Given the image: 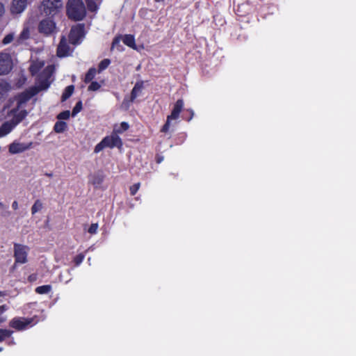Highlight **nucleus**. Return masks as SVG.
Returning a JSON list of instances; mask_svg holds the SVG:
<instances>
[{"label": "nucleus", "mask_w": 356, "mask_h": 356, "mask_svg": "<svg viewBox=\"0 0 356 356\" xmlns=\"http://www.w3.org/2000/svg\"><path fill=\"white\" fill-rule=\"evenodd\" d=\"M67 15L74 21H81L86 15V10L83 0H68Z\"/></svg>", "instance_id": "nucleus-1"}, {"label": "nucleus", "mask_w": 356, "mask_h": 356, "mask_svg": "<svg viewBox=\"0 0 356 356\" xmlns=\"http://www.w3.org/2000/svg\"><path fill=\"white\" fill-rule=\"evenodd\" d=\"M63 5L62 0H42V12L46 16L54 17L60 12Z\"/></svg>", "instance_id": "nucleus-2"}, {"label": "nucleus", "mask_w": 356, "mask_h": 356, "mask_svg": "<svg viewBox=\"0 0 356 356\" xmlns=\"http://www.w3.org/2000/svg\"><path fill=\"white\" fill-rule=\"evenodd\" d=\"M184 108V100L182 99H179L177 100L175 104H174L173 108L171 111L170 115L167 116L166 122L163 124V126L161 129V132L167 133L170 127V122L172 120H177L179 118V115L183 110Z\"/></svg>", "instance_id": "nucleus-3"}, {"label": "nucleus", "mask_w": 356, "mask_h": 356, "mask_svg": "<svg viewBox=\"0 0 356 356\" xmlns=\"http://www.w3.org/2000/svg\"><path fill=\"white\" fill-rule=\"evenodd\" d=\"M38 94L36 89H32L31 87L29 88L24 92L19 93L15 96L17 101V106L15 108H12L13 112L18 111L27 102H29L33 96Z\"/></svg>", "instance_id": "nucleus-4"}, {"label": "nucleus", "mask_w": 356, "mask_h": 356, "mask_svg": "<svg viewBox=\"0 0 356 356\" xmlns=\"http://www.w3.org/2000/svg\"><path fill=\"white\" fill-rule=\"evenodd\" d=\"M14 258L15 264L14 266L17 264H24L28 261V253L29 248L27 245H22L19 243H14Z\"/></svg>", "instance_id": "nucleus-5"}, {"label": "nucleus", "mask_w": 356, "mask_h": 356, "mask_svg": "<svg viewBox=\"0 0 356 356\" xmlns=\"http://www.w3.org/2000/svg\"><path fill=\"white\" fill-rule=\"evenodd\" d=\"M85 35L84 24H78L73 26L69 33V41L72 44H77Z\"/></svg>", "instance_id": "nucleus-6"}, {"label": "nucleus", "mask_w": 356, "mask_h": 356, "mask_svg": "<svg viewBox=\"0 0 356 356\" xmlns=\"http://www.w3.org/2000/svg\"><path fill=\"white\" fill-rule=\"evenodd\" d=\"M33 318L15 317L9 323V326L17 331H22L33 325Z\"/></svg>", "instance_id": "nucleus-7"}, {"label": "nucleus", "mask_w": 356, "mask_h": 356, "mask_svg": "<svg viewBox=\"0 0 356 356\" xmlns=\"http://www.w3.org/2000/svg\"><path fill=\"white\" fill-rule=\"evenodd\" d=\"M13 67L11 56L8 53H0V76L9 74Z\"/></svg>", "instance_id": "nucleus-8"}, {"label": "nucleus", "mask_w": 356, "mask_h": 356, "mask_svg": "<svg viewBox=\"0 0 356 356\" xmlns=\"http://www.w3.org/2000/svg\"><path fill=\"white\" fill-rule=\"evenodd\" d=\"M50 76V74L43 72L37 78V85L32 86L31 88L36 89L38 93H39L40 91L47 90L51 85V81H49Z\"/></svg>", "instance_id": "nucleus-9"}, {"label": "nucleus", "mask_w": 356, "mask_h": 356, "mask_svg": "<svg viewBox=\"0 0 356 356\" xmlns=\"http://www.w3.org/2000/svg\"><path fill=\"white\" fill-rule=\"evenodd\" d=\"M56 29V23L49 18L41 20L38 24V31L45 35L52 34Z\"/></svg>", "instance_id": "nucleus-10"}, {"label": "nucleus", "mask_w": 356, "mask_h": 356, "mask_svg": "<svg viewBox=\"0 0 356 356\" xmlns=\"http://www.w3.org/2000/svg\"><path fill=\"white\" fill-rule=\"evenodd\" d=\"M102 140L103 141L106 140V143H104L106 147H109L111 149L115 147L118 148H121L123 145L122 140L120 136L113 132L110 136L104 137Z\"/></svg>", "instance_id": "nucleus-11"}, {"label": "nucleus", "mask_w": 356, "mask_h": 356, "mask_svg": "<svg viewBox=\"0 0 356 356\" xmlns=\"http://www.w3.org/2000/svg\"><path fill=\"white\" fill-rule=\"evenodd\" d=\"M32 146V143L28 144L13 142L9 145V152L12 154H19L27 149H29Z\"/></svg>", "instance_id": "nucleus-12"}, {"label": "nucleus", "mask_w": 356, "mask_h": 356, "mask_svg": "<svg viewBox=\"0 0 356 356\" xmlns=\"http://www.w3.org/2000/svg\"><path fill=\"white\" fill-rule=\"evenodd\" d=\"M70 49V46L67 44L65 38L63 36L57 47V56L60 58L67 56L69 55Z\"/></svg>", "instance_id": "nucleus-13"}, {"label": "nucleus", "mask_w": 356, "mask_h": 356, "mask_svg": "<svg viewBox=\"0 0 356 356\" xmlns=\"http://www.w3.org/2000/svg\"><path fill=\"white\" fill-rule=\"evenodd\" d=\"M10 113L13 115L12 118L9 120L15 127L19 124L28 115L26 110H21L16 112H13L12 109Z\"/></svg>", "instance_id": "nucleus-14"}, {"label": "nucleus", "mask_w": 356, "mask_h": 356, "mask_svg": "<svg viewBox=\"0 0 356 356\" xmlns=\"http://www.w3.org/2000/svg\"><path fill=\"white\" fill-rule=\"evenodd\" d=\"M29 0H13L11 12L19 14L22 13L27 6Z\"/></svg>", "instance_id": "nucleus-15"}, {"label": "nucleus", "mask_w": 356, "mask_h": 356, "mask_svg": "<svg viewBox=\"0 0 356 356\" xmlns=\"http://www.w3.org/2000/svg\"><path fill=\"white\" fill-rule=\"evenodd\" d=\"M144 88V82L143 81H138L136 83L134 86L130 96V101L134 102L138 95L141 92L142 90Z\"/></svg>", "instance_id": "nucleus-16"}, {"label": "nucleus", "mask_w": 356, "mask_h": 356, "mask_svg": "<svg viewBox=\"0 0 356 356\" xmlns=\"http://www.w3.org/2000/svg\"><path fill=\"white\" fill-rule=\"evenodd\" d=\"M10 84L5 80L0 81V102L3 101L10 90Z\"/></svg>", "instance_id": "nucleus-17"}, {"label": "nucleus", "mask_w": 356, "mask_h": 356, "mask_svg": "<svg viewBox=\"0 0 356 356\" xmlns=\"http://www.w3.org/2000/svg\"><path fill=\"white\" fill-rule=\"evenodd\" d=\"M15 127L10 121L3 122L0 127V138L8 134Z\"/></svg>", "instance_id": "nucleus-18"}, {"label": "nucleus", "mask_w": 356, "mask_h": 356, "mask_svg": "<svg viewBox=\"0 0 356 356\" xmlns=\"http://www.w3.org/2000/svg\"><path fill=\"white\" fill-rule=\"evenodd\" d=\"M129 129V124L126 122H122L120 123V124L119 126L117 124L115 125V127L113 128V133H114L116 135H118V134H122L123 132L127 131Z\"/></svg>", "instance_id": "nucleus-19"}, {"label": "nucleus", "mask_w": 356, "mask_h": 356, "mask_svg": "<svg viewBox=\"0 0 356 356\" xmlns=\"http://www.w3.org/2000/svg\"><path fill=\"white\" fill-rule=\"evenodd\" d=\"M104 180V175L102 172H100L92 176L91 182L95 187H98L103 183Z\"/></svg>", "instance_id": "nucleus-20"}, {"label": "nucleus", "mask_w": 356, "mask_h": 356, "mask_svg": "<svg viewBox=\"0 0 356 356\" xmlns=\"http://www.w3.org/2000/svg\"><path fill=\"white\" fill-rule=\"evenodd\" d=\"M67 128V123L64 121L58 120L54 126V131L56 133L60 134L63 133Z\"/></svg>", "instance_id": "nucleus-21"}, {"label": "nucleus", "mask_w": 356, "mask_h": 356, "mask_svg": "<svg viewBox=\"0 0 356 356\" xmlns=\"http://www.w3.org/2000/svg\"><path fill=\"white\" fill-rule=\"evenodd\" d=\"M122 40H123L124 44H126L127 46L131 47V48L136 47L135 38L133 35H130V34L125 35L124 36Z\"/></svg>", "instance_id": "nucleus-22"}, {"label": "nucleus", "mask_w": 356, "mask_h": 356, "mask_svg": "<svg viewBox=\"0 0 356 356\" xmlns=\"http://www.w3.org/2000/svg\"><path fill=\"white\" fill-rule=\"evenodd\" d=\"M74 90V86L73 85H70V86H67L65 88V90L62 94L61 101L64 102V101L67 100L68 98H70L71 97V95H72Z\"/></svg>", "instance_id": "nucleus-23"}, {"label": "nucleus", "mask_w": 356, "mask_h": 356, "mask_svg": "<svg viewBox=\"0 0 356 356\" xmlns=\"http://www.w3.org/2000/svg\"><path fill=\"white\" fill-rule=\"evenodd\" d=\"M97 70L95 67H90L85 75L84 82L86 83H90L92 81L96 75Z\"/></svg>", "instance_id": "nucleus-24"}, {"label": "nucleus", "mask_w": 356, "mask_h": 356, "mask_svg": "<svg viewBox=\"0 0 356 356\" xmlns=\"http://www.w3.org/2000/svg\"><path fill=\"white\" fill-rule=\"evenodd\" d=\"M51 286L49 284L39 286L35 288V291L38 294H47L51 291Z\"/></svg>", "instance_id": "nucleus-25"}, {"label": "nucleus", "mask_w": 356, "mask_h": 356, "mask_svg": "<svg viewBox=\"0 0 356 356\" xmlns=\"http://www.w3.org/2000/svg\"><path fill=\"white\" fill-rule=\"evenodd\" d=\"M87 8L90 12H97L99 9V5L95 2V0H86Z\"/></svg>", "instance_id": "nucleus-26"}, {"label": "nucleus", "mask_w": 356, "mask_h": 356, "mask_svg": "<svg viewBox=\"0 0 356 356\" xmlns=\"http://www.w3.org/2000/svg\"><path fill=\"white\" fill-rule=\"evenodd\" d=\"M13 331L0 328V342L5 341L8 338H10Z\"/></svg>", "instance_id": "nucleus-27"}, {"label": "nucleus", "mask_w": 356, "mask_h": 356, "mask_svg": "<svg viewBox=\"0 0 356 356\" xmlns=\"http://www.w3.org/2000/svg\"><path fill=\"white\" fill-rule=\"evenodd\" d=\"M111 63V60L110 59L108 58H104L99 63V65H98V72H102L103 70H106L108 65H110Z\"/></svg>", "instance_id": "nucleus-28"}, {"label": "nucleus", "mask_w": 356, "mask_h": 356, "mask_svg": "<svg viewBox=\"0 0 356 356\" xmlns=\"http://www.w3.org/2000/svg\"><path fill=\"white\" fill-rule=\"evenodd\" d=\"M42 209V203L40 200H37L31 207V213L34 215Z\"/></svg>", "instance_id": "nucleus-29"}, {"label": "nucleus", "mask_w": 356, "mask_h": 356, "mask_svg": "<svg viewBox=\"0 0 356 356\" xmlns=\"http://www.w3.org/2000/svg\"><path fill=\"white\" fill-rule=\"evenodd\" d=\"M30 31L28 28H24L21 32L18 40L19 42H22L29 38Z\"/></svg>", "instance_id": "nucleus-30"}, {"label": "nucleus", "mask_w": 356, "mask_h": 356, "mask_svg": "<svg viewBox=\"0 0 356 356\" xmlns=\"http://www.w3.org/2000/svg\"><path fill=\"white\" fill-rule=\"evenodd\" d=\"M193 115H194L193 111L191 108H188V109H186L184 111V113H183L182 118L184 120L189 122L192 120V118H193Z\"/></svg>", "instance_id": "nucleus-31"}, {"label": "nucleus", "mask_w": 356, "mask_h": 356, "mask_svg": "<svg viewBox=\"0 0 356 356\" xmlns=\"http://www.w3.org/2000/svg\"><path fill=\"white\" fill-rule=\"evenodd\" d=\"M83 108L82 102L79 100L78 102H76V105L72 109V115L74 117L77 113H79Z\"/></svg>", "instance_id": "nucleus-32"}, {"label": "nucleus", "mask_w": 356, "mask_h": 356, "mask_svg": "<svg viewBox=\"0 0 356 356\" xmlns=\"http://www.w3.org/2000/svg\"><path fill=\"white\" fill-rule=\"evenodd\" d=\"M85 254L83 253H79L74 257L73 262L76 266H79L83 261Z\"/></svg>", "instance_id": "nucleus-33"}, {"label": "nucleus", "mask_w": 356, "mask_h": 356, "mask_svg": "<svg viewBox=\"0 0 356 356\" xmlns=\"http://www.w3.org/2000/svg\"><path fill=\"white\" fill-rule=\"evenodd\" d=\"M70 116V111H64L60 112V113L57 115V118H58L59 120H67V119H69Z\"/></svg>", "instance_id": "nucleus-34"}, {"label": "nucleus", "mask_w": 356, "mask_h": 356, "mask_svg": "<svg viewBox=\"0 0 356 356\" xmlns=\"http://www.w3.org/2000/svg\"><path fill=\"white\" fill-rule=\"evenodd\" d=\"M140 186V183L134 184V185L131 186L129 188L130 195L134 196L136 194L138 191L139 190Z\"/></svg>", "instance_id": "nucleus-35"}, {"label": "nucleus", "mask_w": 356, "mask_h": 356, "mask_svg": "<svg viewBox=\"0 0 356 356\" xmlns=\"http://www.w3.org/2000/svg\"><path fill=\"white\" fill-rule=\"evenodd\" d=\"M105 143H106V140L103 141V140H102V141L100 143L97 144L96 146L95 147L94 152L99 153V152L103 150L104 148H106V146L104 144Z\"/></svg>", "instance_id": "nucleus-36"}, {"label": "nucleus", "mask_w": 356, "mask_h": 356, "mask_svg": "<svg viewBox=\"0 0 356 356\" xmlns=\"http://www.w3.org/2000/svg\"><path fill=\"white\" fill-rule=\"evenodd\" d=\"M101 87V85L97 81H91V83L88 86V90L96 91L98 90Z\"/></svg>", "instance_id": "nucleus-37"}, {"label": "nucleus", "mask_w": 356, "mask_h": 356, "mask_svg": "<svg viewBox=\"0 0 356 356\" xmlns=\"http://www.w3.org/2000/svg\"><path fill=\"white\" fill-rule=\"evenodd\" d=\"M6 305H1L0 306V324L3 323L6 321V318L3 316V313L7 310Z\"/></svg>", "instance_id": "nucleus-38"}, {"label": "nucleus", "mask_w": 356, "mask_h": 356, "mask_svg": "<svg viewBox=\"0 0 356 356\" xmlns=\"http://www.w3.org/2000/svg\"><path fill=\"white\" fill-rule=\"evenodd\" d=\"M13 38H14V35L13 33H9L8 35H6L3 40H2V43L3 44H8L9 43H10L13 40Z\"/></svg>", "instance_id": "nucleus-39"}, {"label": "nucleus", "mask_w": 356, "mask_h": 356, "mask_svg": "<svg viewBox=\"0 0 356 356\" xmlns=\"http://www.w3.org/2000/svg\"><path fill=\"white\" fill-rule=\"evenodd\" d=\"M98 224L97 223H92L90 226V227L88 229V232L90 234H95L97 233V229H98Z\"/></svg>", "instance_id": "nucleus-40"}, {"label": "nucleus", "mask_w": 356, "mask_h": 356, "mask_svg": "<svg viewBox=\"0 0 356 356\" xmlns=\"http://www.w3.org/2000/svg\"><path fill=\"white\" fill-rule=\"evenodd\" d=\"M38 279V275L36 273H32L30 275H29L27 280L29 282H34Z\"/></svg>", "instance_id": "nucleus-41"}, {"label": "nucleus", "mask_w": 356, "mask_h": 356, "mask_svg": "<svg viewBox=\"0 0 356 356\" xmlns=\"http://www.w3.org/2000/svg\"><path fill=\"white\" fill-rule=\"evenodd\" d=\"M120 37H115L113 40L111 47L114 48L115 46L118 45L120 44Z\"/></svg>", "instance_id": "nucleus-42"}, {"label": "nucleus", "mask_w": 356, "mask_h": 356, "mask_svg": "<svg viewBox=\"0 0 356 356\" xmlns=\"http://www.w3.org/2000/svg\"><path fill=\"white\" fill-rule=\"evenodd\" d=\"M4 11V6L2 3L0 2V17H1L3 15Z\"/></svg>", "instance_id": "nucleus-43"}, {"label": "nucleus", "mask_w": 356, "mask_h": 356, "mask_svg": "<svg viewBox=\"0 0 356 356\" xmlns=\"http://www.w3.org/2000/svg\"><path fill=\"white\" fill-rule=\"evenodd\" d=\"M163 160V157L162 156L156 155V161L157 163H161Z\"/></svg>", "instance_id": "nucleus-44"}, {"label": "nucleus", "mask_w": 356, "mask_h": 356, "mask_svg": "<svg viewBox=\"0 0 356 356\" xmlns=\"http://www.w3.org/2000/svg\"><path fill=\"white\" fill-rule=\"evenodd\" d=\"M8 339H9V340L7 341V343L8 346H12L15 343L13 338H12L10 337V338H8Z\"/></svg>", "instance_id": "nucleus-45"}, {"label": "nucleus", "mask_w": 356, "mask_h": 356, "mask_svg": "<svg viewBox=\"0 0 356 356\" xmlns=\"http://www.w3.org/2000/svg\"><path fill=\"white\" fill-rule=\"evenodd\" d=\"M12 207L14 210H17L18 209V203L17 201H14L13 202Z\"/></svg>", "instance_id": "nucleus-46"}, {"label": "nucleus", "mask_w": 356, "mask_h": 356, "mask_svg": "<svg viewBox=\"0 0 356 356\" xmlns=\"http://www.w3.org/2000/svg\"><path fill=\"white\" fill-rule=\"evenodd\" d=\"M45 175H46V176H47L49 177H51L53 176L52 173H46Z\"/></svg>", "instance_id": "nucleus-47"}, {"label": "nucleus", "mask_w": 356, "mask_h": 356, "mask_svg": "<svg viewBox=\"0 0 356 356\" xmlns=\"http://www.w3.org/2000/svg\"><path fill=\"white\" fill-rule=\"evenodd\" d=\"M30 70H31V73L34 74V71H33V69L32 66L31 67Z\"/></svg>", "instance_id": "nucleus-48"}, {"label": "nucleus", "mask_w": 356, "mask_h": 356, "mask_svg": "<svg viewBox=\"0 0 356 356\" xmlns=\"http://www.w3.org/2000/svg\"><path fill=\"white\" fill-rule=\"evenodd\" d=\"M154 1L156 3H158V2L163 1L164 0H154Z\"/></svg>", "instance_id": "nucleus-49"}, {"label": "nucleus", "mask_w": 356, "mask_h": 356, "mask_svg": "<svg viewBox=\"0 0 356 356\" xmlns=\"http://www.w3.org/2000/svg\"><path fill=\"white\" fill-rule=\"evenodd\" d=\"M0 208H1V209H3V203H1V202H0Z\"/></svg>", "instance_id": "nucleus-50"}, {"label": "nucleus", "mask_w": 356, "mask_h": 356, "mask_svg": "<svg viewBox=\"0 0 356 356\" xmlns=\"http://www.w3.org/2000/svg\"><path fill=\"white\" fill-rule=\"evenodd\" d=\"M3 348L0 347V352H1L3 350Z\"/></svg>", "instance_id": "nucleus-51"}]
</instances>
